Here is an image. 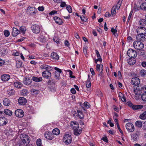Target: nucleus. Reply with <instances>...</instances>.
Returning <instances> with one entry per match:
<instances>
[{"label": "nucleus", "instance_id": "obj_1", "mask_svg": "<svg viewBox=\"0 0 146 146\" xmlns=\"http://www.w3.org/2000/svg\"><path fill=\"white\" fill-rule=\"evenodd\" d=\"M142 92V88L140 89L139 86H137V87L134 88L133 92L135 94L134 98L136 100H138L139 99L140 95Z\"/></svg>", "mask_w": 146, "mask_h": 146}, {"label": "nucleus", "instance_id": "obj_2", "mask_svg": "<svg viewBox=\"0 0 146 146\" xmlns=\"http://www.w3.org/2000/svg\"><path fill=\"white\" fill-rule=\"evenodd\" d=\"M140 135V131L138 129L135 130V131L131 135V140L136 142L139 139Z\"/></svg>", "mask_w": 146, "mask_h": 146}, {"label": "nucleus", "instance_id": "obj_3", "mask_svg": "<svg viewBox=\"0 0 146 146\" xmlns=\"http://www.w3.org/2000/svg\"><path fill=\"white\" fill-rule=\"evenodd\" d=\"M134 48L136 49L141 50L144 47L143 44L141 41H135L133 43Z\"/></svg>", "mask_w": 146, "mask_h": 146}, {"label": "nucleus", "instance_id": "obj_4", "mask_svg": "<svg viewBox=\"0 0 146 146\" xmlns=\"http://www.w3.org/2000/svg\"><path fill=\"white\" fill-rule=\"evenodd\" d=\"M41 27L38 25H32L31 26V29L33 33H39L40 31Z\"/></svg>", "mask_w": 146, "mask_h": 146}, {"label": "nucleus", "instance_id": "obj_5", "mask_svg": "<svg viewBox=\"0 0 146 146\" xmlns=\"http://www.w3.org/2000/svg\"><path fill=\"white\" fill-rule=\"evenodd\" d=\"M63 141L66 144H70L71 143L72 140L71 136L69 134H65L63 137Z\"/></svg>", "mask_w": 146, "mask_h": 146}, {"label": "nucleus", "instance_id": "obj_6", "mask_svg": "<svg viewBox=\"0 0 146 146\" xmlns=\"http://www.w3.org/2000/svg\"><path fill=\"white\" fill-rule=\"evenodd\" d=\"M20 138L23 142L27 144L30 141L29 137L25 134H22L21 135Z\"/></svg>", "mask_w": 146, "mask_h": 146}, {"label": "nucleus", "instance_id": "obj_7", "mask_svg": "<svg viewBox=\"0 0 146 146\" xmlns=\"http://www.w3.org/2000/svg\"><path fill=\"white\" fill-rule=\"evenodd\" d=\"M125 127L128 132H133L135 130L133 125L130 122L127 123L125 125Z\"/></svg>", "mask_w": 146, "mask_h": 146}, {"label": "nucleus", "instance_id": "obj_8", "mask_svg": "<svg viewBox=\"0 0 146 146\" xmlns=\"http://www.w3.org/2000/svg\"><path fill=\"white\" fill-rule=\"evenodd\" d=\"M127 54L130 58H135L137 56V52L135 50L131 49L127 52Z\"/></svg>", "mask_w": 146, "mask_h": 146}, {"label": "nucleus", "instance_id": "obj_9", "mask_svg": "<svg viewBox=\"0 0 146 146\" xmlns=\"http://www.w3.org/2000/svg\"><path fill=\"white\" fill-rule=\"evenodd\" d=\"M27 10L28 11L29 13L31 15H34L38 12V11L36 9L33 7H28Z\"/></svg>", "mask_w": 146, "mask_h": 146}, {"label": "nucleus", "instance_id": "obj_10", "mask_svg": "<svg viewBox=\"0 0 146 146\" xmlns=\"http://www.w3.org/2000/svg\"><path fill=\"white\" fill-rule=\"evenodd\" d=\"M136 31L138 33L145 34H146V28L145 27L139 26L137 28Z\"/></svg>", "mask_w": 146, "mask_h": 146}, {"label": "nucleus", "instance_id": "obj_11", "mask_svg": "<svg viewBox=\"0 0 146 146\" xmlns=\"http://www.w3.org/2000/svg\"><path fill=\"white\" fill-rule=\"evenodd\" d=\"M49 70H45L42 73V75L43 77L46 79L50 78L51 76V74Z\"/></svg>", "mask_w": 146, "mask_h": 146}, {"label": "nucleus", "instance_id": "obj_12", "mask_svg": "<svg viewBox=\"0 0 146 146\" xmlns=\"http://www.w3.org/2000/svg\"><path fill=\"white\" fill-rule=\"evenodd\" d=\"M15 115L18 117H22L24 115V112L22 110L18 109L15 111Z\"/></svg>", "mask_w": 146, "mask_h": 146}, {"label": "nucleus", "instance_id": "obj_13", "mask_svg": "<svg viewBox=\"0 0 146 146\" xmlns=\"http://www.w3.org/2000/svg\"><path fill=\"white\" fill-rule=\"evenodd\" d=\"M45 137L48 139L51 140L54 138V135L50 132H46L44 134Z\"/></svg>", "mask_w": 146, "mask_h": 146}, {"label": "nucleus", "instance_id": "obj_14", "mask_svg": "<svg viewBox=\"0 0 146 146\" xmlns=\"http://www.w3.org/2000/svg\"><path fill=\"white\" fill-rule=\"evenodd\" d=\"M40 68L41 69H44L46 70L49 71L53 70L54 68L52 67L44 64L41 65Z\"/></svg>", "mask_w": 146, "mask_h": 146}, {"label": "nucleus", "instance_id": "obj_15", "mask_svg": "<svg viewBox=\"0 0 146 146\" xmlns=\"http://www.w3.org/2000/svg\"><path fill=\"white\" fill-rule=\"evenodd\" d=\"M32 81V80L30 79L29 77H25L23 80V82L25 85H29L31 84Z\"/></svg>", "mask_w": 146, "mask_h": 146}, {"label": "nucleus", "instance_id": "obj_16", "mask_svg": "<svg viewBox=\"0 0 146 146\" xmlns=\"http://www.w3.org/2000/svg\"><path fill=\"white\" fill-rule=\"evenodd\" d=\"M7 119L4 117H0V126L6 125L8 123Z\"/></svg>", "mask_w": 146, "mask_h": 146}, {"label": "nucleus", "instance_id": "obj_17", "mask_svg": "<svg viewBox=\"0 0 146 146\" xmlns=\"http://www.w3.org/2000/svg\"><path fill=\"white\" fill-rule=\"evenodd\" d=\"M103 65L102 64H97L96 66V70L99 72V75L101 76L103 71Z\"/></svg>", "mask_w": 146, "mask_h": 146}, {"label": "nucleus", "instance_id": "obj_18", "mask_svg": "<svg viewBox=\"0 0 146 146\" xmlns=\"http://www.w3.org/2000/svg\"><path fill=\"white\" fill-rule=\"evenodd\" d=\"M74 129V135L76 136H78L80 135L82 133V130L80 129L79 126L77 127H75L73 128Z\"/></svg>", "mask_w": 146, "mask_h": 146}, {"label": "nucleus", "instance_id": "obj_19", "mask_svg": "<svg viewBox=\"0 0 146 146\" xmlns=\"http://www.w3.org/2000/svg\"><path fill=\"white\" fill-rule=\"evenodd\" d=\"M131 83L134 85H137L140 83L139 79L137 77H135L132 79Z\"/></svg>", "mask_w": 146, "mask_h": 146}, {"label": "nucleus", "instance_id": "obj_20", "mask_svg": "<svg viewBox=\"0 0 146 146\" xmlns=\"http://www.w3.org/2000/svg\"><path fill=\"white\" fill-rule=\"evenodd\" d=\"M19 104L21 105H25L27 103L26 99L24 97H20L18 100Z\"/></svg>", "mask_w": 146, "mask_h": 146}, {"label": "nucleus", "instance_id": "obj_21", "mask_svg": "<svg viewBox=\"0 0 146 146\" xmlns=\"http://www.w3.org/2000/svg\"><path fill=\"white\" fill-rule=\"evenodd\" d=\"M53 19L55 23L59 25H61L63 23L62 20L60 18L57 17H53Z\"/></svg>", "mask_w": 146, "mask_h": 146}, {"label": "nucleus", "instance_id": "obj_22", "mask_svg": "<svg viewBox=\"0 0 146 146\" xmlns=\"http://www.w3.org/2000/svg\"><path fill=\"white\" fill-rule=\"evenodd\" d=\"M1 79L3 81H7L10 78V76L8 74H5L1 76Z\"/></svg>", "mask_w": 146, "mask_h": 146}, {"label": "nucleus", "instance_id": "obj_23", "mask_svg": "<svg viewBox=\"0 0 146 146\" xmlns=\"http://www.w3.org/2000/svg\"><path fill=\"white\" fill-rule=\"evenodd\" d=\"M3 105L6 106H8L11 105L12 103V102L10 100L7 98L3 99Z\"/></svg>", "mask_w": 146, "mask_h": 146}, {"label": "nucleus", "instance_id": "obj_24", "mask_svg": "<svg viewBox=\"0 0 146 146\" xmlns=\"http://www.w3.org/2000/svg\"><path fill=\"white\" fill-rule=\"evenodd\" d=\"M95 52L96 54V56L98 58L96 59L95 63H97V62L98 61L102 62V59L101 58V56L98 50H95Z\"/></svg>", "mask_w": 146, "mask_h": 146}, {"label": "nucleus", "instance_id": "obj_25", "mask_svg": "<svg viewBox=\"0 0 146 146\" xmlns=\"http://www.w3.org/2000/svg\"><path fill=\"white\" fill-rule=\"evenodd\" d=\"M22 84L20 82L17 81L14 82L13 86L14 87L17 88H20L23 86Z\"/></svg>", "mask_w": 146, "mask_h": 146}, {"label": "nucleus", "instance_id": "obj_26", "mask_svg": "<svg viewBox=\"0 0 146 146\" xmlns=\"http://www.w3.org/2000/svg\"><path fill=\"white\" fill-rule=\"evenodd\" d=\"M127 63L130 65H133L136 62L135 58H130L127 60Z\"/></svg>", "mask_w": 146, "mask_h": 146}, {"label": "nucleus", "instance_id": "obj_27", "mask_svg": "<svg viewBox=\"0 0 146 146\" xmlns=\"http://www.w3.org/2000/svg\"><path fill=\"white\" fill-rule=\"evenodd\" d=\"M51 58L54 60H58L59 58V56L57 53L53 52L51 53Z\"/></svg>", "mask_w": 146, "mask_h": 146}, {"label": "nucleus", "instance_id": "obj_28", "mask_svg": "<svg viewBox=\"0 0 146 146\" xmlns=\"http://www.w3.org/2000/svg\"><path fill=\"white\" fill-rule=\"evenodd\" d=\"M20 31L15 28H13L12 35L13 36H16L20 33Z\"/></svg>", "mask_w": 146, "mask_h": 146}, {"label": "nucleus", "instance_id": "obj_29", "mask_svg": "<svg viewBox=\"0 0 146 146\" xmlns=\"http://www.w3.org/2000/svg\"><path fill=\"white\" fill-rule=\"evenodd\" d=\"M139 25L142 27H145L146 26V20L144 19H142L139 21Z\"/></svg>", "mask_w": 146, "mask_h": 146}, {"label": "nucleus", "instance_id": "obj_30", "mask_svg": "<svg viewBox=\"0 0 146 146\" xmlns=\"http://www.w3.org/2000/svg\"><path fill=\"white\" fill-rule=\"evenodd\" d=\"M32 80L35 82H40L42 81V79L41 77H37L35 76H33L32 78Z\"/></svg>", "mask_w": 146, "mask_h": 146}, {"label": "nucleus", "instance_id": "obj_31", "mask_svg": "<svg viewBox=\"0 0 146 146\" xmlns=\"http://www.w3.org/2000/svg\"><path fill=\"white\" fill-rule=\"evenodd\" d=\"M143 106L141 105H133L132 108L134 110H137L141 109L143 108Z\"/></svg>", "mask_w": 146, "mask_h": 146}, {"label": "nucleus", "instance_id": "obj_32", "mask_svg": "<svg viewBox=\"0 0 146 146\" xmlns=\"http://www.w3.org/2000/svg\"><path fill=\"white\" fill-rule=\"evenodd\" d=\"M78 116L79 118L81 119H84V116L82 112L80 110L78 109L77 110Z\"/></svg>", "mask_w": 146, "mask_h": 146}, {"label": "nucleus", "instance_id": "obj_33", "mask_svg": "<svg viewBox=\"0 0 146 146\" xmlns=\"http://www.w3.org/2000/svg\"><path fill=\"white\" fill-rule=\"evenodd\" d=\"M91 80V78L90 77V76L89 75L88 76V78L87 81L86 82V87L88 88H89L90 87L91 85V82H90V80Z\"/></svg>", "mask_w": 146, "mask_h": 146}, {"label": "nucleus", "instance_id": "obj_34", "mask_svg": "<svg viewBox=\"0 0 146 146\" xmlns=\"http://www.w3.org/2000/svg\"><path fill=\"white\" fill-rule=\"evenodd\" d=\"M119 96L121 101L123 102H126V99L125 96L121 92L119 93Z\"/></svg>", "mask_w": 146, "mask_h": 146}, {"label": "nucleus", "instance_id": "obj_35", "mask_svg": "<svg viewBox=\"0 0 146 146\" xmlns=\"http://www.w3.org/2000/svg\"><path fill=\"white\" fill-rule=\"evenodd\" d=\"M52 133L53 135L54 134L56 135H57L59 134L60 131L58 129L55 128L53 130Z\"/></svg>", "mask_w": 146, "mask_h": 146}, {"label": "nucleus", "instance_id": "obj_36", "mask_svg": "<svg viewBox=\"0 0 146 146\" xmlns=\"http://www.w3.org/2000/svg\"><path fill=\"white\" fill-rule=\"evenodd\" d=\"M38 40L41 42H44L46 41V38L44 36L40 35V36L38 38Z\"/></svg>", "mask_w": 146, "mask_h": 146}, {"label": "nucleus", "instance_id": "obj_37", "mask_svg": "<svg viewBox=\"0 0 146 146\" xmlns=\"http://www.w3.org/2000/svg\"><path fill=\"white\" fill-rule=\"evenodd\" d=\"M4 112L5 114L9 116L11 115L12 114V112L8 109H5Z\"/></svg>", "mask_w": 146, "mask_h": 146}, {"label": "nucleus", "instance_id": "obj_38", "mask_svg": "<svg viewBox=\"0 0 146 146\" xmlns=\"http://www.w3.org/2000/svg\"><path fill=\"white\" fill-rule=\"evenodd\" d=\"M139 117L141 119H142L145 120L146 119V111L141 114Z\"/></svg>", "mask_w": 146, "mask_h": 146}, {"label": "nucleus", "instance_id": "obj_39", "mask_svg": "<svg viewBox=\"0 0 146 146\" xmlns=\"http://www.w3.org/2000/svg\"><path fill=\"white\" fill-rule=\"evenodd\" d=\"M72 125V127L73 128L75 127H77L78 126V124L77 122L76 121L72 122L71 123Z\"/></svg>", "mask_w": 146, "mask_h": 146}, {"label": "nucleus", "instance_id": "obj_40", "mask_svg": "<svg viewBox=\"0 0 146 146\" xmlns=\"http://www.w3.org/2000/svg\"><path fill=\"white\" fill-rule=\"evenodd\" d=\"M28 93V91L27 89H23L21 91V94L24 96L27 95Z\"/></svg>", "mask_w": 146, "mask_h": 146}, {"label": "nucleus", "instance_id": "obj_41", "mask_svg": "<svg viewBox=\"0 0 146 146\" xmlns=\"http://www.w3.org/2000/svg\"><path fill=\"white\" fill-rule=\"evenodd\" d=\"M60 74L59 73L55 71L54 73V77L57 80H59L60 78Z\"/></svg>", "mask_w": 146, "mask_h": 146}, {"label": "nucleus", "instance_id": "obj_42", "mask_svg": "<svg viewBox=\"0 0 146 146\" xmlns=\"http://www.w3.org/2000/svg\"><path fill=\"white\" fill-rule=\"evenodd\" d=\"M136 126L139 127H141L142 126V123L140 121H137L135 123Z\"/></svg>", "mask_w": 146, "mask_h": 146}, {"label": "nucleus", "instance_id": "obj_43", "mask_svg": "<svg viewBox=\"0 0 146 146\" xmlns=\"http://www.w3.org/2000/svg\"><path fill=\"white\" fill-rule=\"evenodd\" d=\"M122 1V0H119V1H118L117 4L115 7V8L117 9H119L121 4Z\"/></svg>", "mask_w": 146, "mask_h": 146}, {"label": "nucleus", "instance_id": "obj_44", "mask_svg": "<svg viewBox=\"0 0 146 146\" xmlns=\"http://www.w3.org/2000/svg\"><path fill=\"white\" fill-rule=\"evenodd\" d=\"M139 72L141 76H144L146 75V70L145 69L140 70Z\"/></svg>", "mask_w": 146, "mask_h": 146}, {"label": "nucleus", "instance_id": "obj_45", "mask_svg": "<svg viewBox=\"0 0 146 146\" xmlns=\"http://www.w3.org/2000/svg\"><path fill=\"white\" fill-rule=\"evenodd\" d=\"M32 94L33 95H36L38 94V91L36 89H32L31 91Z\"/></svg>", "mask_w": 146, "mask_h": 146}, {"label": "nucleus", "instance_id": "obj_46", "mask_svg": "<svg viewBox=\"0 0 146 146\" xmlns=\"http://www.w3.org/2000/svg\"><path fill=\"white\" fill-rule=\"evenodd\" d=\"M141 98L143 101H146V93H143L142 94Z\"/></svg>", "mask_w": 146, "mask_h": 146}, {"label": "nucleus", "instance_id": "obj_47", "mask_svg": "<svg viewBox=\"0 0 146 146\" xmlns=\"http://www.w3.org/2000/svg\"><path fill=\"white\" fill-rule=\"evenodd\" d=\"M66 71L68 72H69L70 76L71 78H75V77L74 76L72 75L73 74V72L71 70H67Z\"/></svg>", "mask_w": 146, "mask_h": 146}, {"label": "nucleus", "instance_id": "obj_48", "mask_svg": "<svg viewBox=\"0 0 146 146\" xmlns=\"http://www.w3.org/2000/svg\"><path fill=\"white\" fill-rule=\"evenodd\" d=\"M83 106H84L85 108L87 109L89 108L90 107V104L88 102H84L83 104Z\"/></svg>", "mask_w": 146, "mask_h": 146}, {"label": "nucleus", "instance_id": "obj_49", "mask_svg": "<svg viewBox=\"0 0 146 146\" xmlns=\"http://www.w3.org/2000/svg\"><path fill=\"white\" fill-rule=\"evenodd\" d=\"M53 40L54 41L56 42L57 44H59V40L58 37L54 36L53 38Z\"/></svg>", "mask_w": 146, "mask_h": 146}, {"label": "nucleus", "instance_id": "obj_50", "mask_svg": "<svg viewBox=\"0 0 146 146\" xmlns=\"http://www.w3.org/2000/svg\"><path fill=\"white\" fill-rule=\"evenodd\" d=\"M20 30L23 33H24L26 31V28L25 26H22L20 27Z\"/></svg>", "mask_w": 146, "mask_h": 146}, {"label": "nucleus", "instance_id": "obj_51", "mask_svg": "<svg viewBox=\"0 0 146 146\" xmlns=\"http://www.w3.org/2000/svg\"><path fill=\"white\" fill-rule=\"evenodd\" d=\"M66 9H67V10H68V12H69V13H71L72 12V8L71 7V6H70L69 5L66 6Z\"/></svg>", "mask_w": 146, "mask_h": 146}, {"label": "nucleus", "instance_id": "obj_52", "mask_svg": "<svg viewBox=\"0 0 146 146\" xmlns=\"http://www.w3.org/2000/svg\"><path fill=\"white\" fill-rule=\"evenodd\" d=\"M141 40L143 41L145 40L146 39V36L145 34H142L141 38Z\"/></svg>", "mask_w": 146, "mask_h": 146}, {"label": "nucleus", "instance_id": "obj_53", "mask_svg": "<svg viewBox=\"0 0 146 146\" xmlns=\"http://www.w3.org/2000/svg\"><path fill=\"white\" fill-rule=\"evenodd\" d=\"M22 63L21 62L19 61L17 62L16 63V66L17 68H20L22 65Z\"/></svg>", "mask_w": 146, "mask_h": 146}, {"label": "nucleus", "instance_id": "obj_54", "mask_svg": "<svg viewBox=\"0 0 146 146\" xmlns=\"http://www.w3.org/2000/svg\"><path fill=\"white\" fill-rule=\"evenodd\" d=\"M133 13V11L132 10H131L129 14V16L128 17V19L127 20V22L129 21V20L131 19V16L132 13Z\"/></svg>", "mask_w": 146, "mask_h": 146}, {"label": "nucleus", "instance_id": "obj_55", "mask_svg": "<svg viewBox=\"0 0 146 146\" xmlns=\"http://www.w3.org/2000/svg\"><path fill=\"white\" fill-rule=\"evenodd\" d=\"M36 144L38 146H41V140L40 139H38L36 141Z\"/></svg>", "mask_w": 146, "mask_h": 146}, {"label": "nucleus", "instance_id": "obj_56", "mask_svg": "<svg viewBox=\"0 0 146 146\" xmlns=\"http://www.w3.org/2000/svg\"><path fill=\"white\" fill-rule=\"evenodd\" d=\"M117 9L115 8L114 7L112 8L111 10V13L112 15H113L115 13Z\"/></svg>", "mask_w": 146, "mask_h": 146}, {"label": "nucleus", "instance_id": "obj_57", "mask_svg": "<svg viewBox=\"0 0 146 146\" xmlns=\"http://www.w3.org/2000/svg\"><path fill=\"white\" fill-rule=\"evenodd\" d=\"M82 21L86 22L88 21V20L87 17H86L84 16H82V17L81 19Z\"/></svg>", "mask_w": 146, "mask_h": 146}, {"label": "nucleus", "instance_id": "obj_58", "mask_svg": "<svg viewBox=\"0 0 146 146\" xmlns=\"http://www.w3.org/2000/svg\"><path fill=\"white\" fill-rule=\"evenodd\" d=\"M54 70H56L55 71L59 73L60 74L62 72V70L61 69L59 68H58L55 67L54 68Z\"/></svg>", "mask_w": 146, "mask_h": 146}, {"label": "nucleus", "instance_id": "obj_59", "mask_svg": "<svg viewBox=\"0 0 146 146\" xmlns=\"http://www.w3.org/2000/svg\"><path fill=\"white\" fill-rule=\"evenodd\" d=\"M60 6L62 7H64L65 6H66V3L65 2H61V1L60 2Z\"/></svg>", "mask_w": 146, "mask_h": 146}, {"label": "nucleus", "instance_id": "obj_60", "mask_svg": "<svg viewBox=\"0 0 146 146\" xmlns=\"http://www.w3.org/2000/svg\"><path fill=\"white\" fill-rule=\"evenodd\" d=\"M9 32L8 31L6 30L4 31V34L6 37L8 36L9 35Z\"/></svg>", "mask_w": 146, "mask_h": 146}, {"label": "nucleus", "instance_id": "obj_61", "mask_svg": "<svg viewBox=\"0 0 146 146\" xmlns=\"http://www.w3.org/2000/svg\"><path fill=\"white\" fill-rule=\"evenodd\" d=\"M138 34H139L136 36V38L137 39V40H139L140 41L141 34L140 33Z\"/></svg>", "mask_w": 146, "mask_h": 146}, {"label": "nucleus", "instance_id": "obj_62", "mask_svg": "<svg viewBox=\"0 0 146 146\" xmlns=\"http://www.w3.org/2000/svg\"><path fill=\"white\" fill-rule=\"evenodd\" d=\"M57 13V11L55 10H53L49 13V14L50 15H53Z\"/></svg>", "mask_w": 146, "mask_h": 146}, {"label": "nucleus", "instance_id": "obj_63", "mask_svg": "<svg viewBox=\"0 0 146 146\" xmlns=\"http://www.w3.org/2000/svg\"><path fill=\"white\" fill-rule=\"evenodd\" d=\"M87 47H83V51L84 54H87Z\"/></svg>", "mask_w": 146, "mask_h": 146}, {"label": "nucleus", "instance_id": "obj_64", "mask_svg": "<svg viewBox=\"0 0 146 146\" xmlns=\"http://www.w3.org/2000/svg\"><path fill=\"white\" fill-rule=\"evenodd\" d=\"M113 108L114 110L117 112H118L119 111V108L117 107L116 106L114 105L113 106Z\"/></svg>", "mask_w": 146, "mask_h": 146}]
</instances>
